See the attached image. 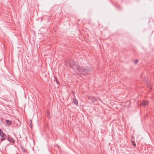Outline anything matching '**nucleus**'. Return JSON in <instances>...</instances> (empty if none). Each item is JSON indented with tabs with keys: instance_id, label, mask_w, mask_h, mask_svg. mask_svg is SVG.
<instances>
[{
	"instance_id": "6",
	"label": "nucleus",
	"mask_w": 154,
	"mask_h": 154,
	"mask_svg": "<svg viewBox=\"0 0 154 154\" xmlns=\"http://www.w3.org/2000/svg\"><path fill=\"white\" fill-rule=\"evenodd\" d=\"M7 139L9 141L12 143H14L15 142L14 140L12 138H8Z\"/></svg>"
},
{
	"instance_id": "4",
	"label": "nucleus",
	"mask_w": 154,
	"mask_h": 154,
	"mask_svg": "<svg viewBox=\"0 0 154 154\" xmlns=\"http://www.w3.org/2000/svg\"><path fill=\"white\" fill-rule=\"evenodd\" d=\"M5 122L6 125L7 126H9L12 123V122L11 121L9 120H6L5 121Z\"/></svg>"
},
{
	"instance_id": "13",
	"label": "nucleus",
	"mask_w": 154,
	"mask_h": 154,
	"mask_svg": "<svg viewBox=\"0 0 154 154\" xmlns=\"http://www.w3.org/2000/svg\"><path fill=\"white\" fill-rule=\"evenodd\" d=\"M73 92V94H74V96H75L74 92Z\"/></svg>"
},
{
	"instance_id": "3",
	"label": "nucleus",
	"mask_w": 154,
	"mask_h": 154,
	"mask_svg": "<svg viewBox=\"0 0 154 154\" xmlns=\"http://www.w3.org/2000/svg\"><path fill=\"white\" fill-rule=\"evenodd\" d=\"M88 99L93 102H94L97 101V98L93 96H89L88 97Z\"/></svg>"
},
{
	"instance_id": "5",
	"label": "nucleus",
	"mask_w": 154,
	"mask_h": 154,
	"mask_svg": "<svg viewBox=\"0 0 154 154\" xmlns=\"http://www.w3.org/2000/svg\"><path fill=\"white\" fill-rule=\"evenodd\" d=\"M73 101L74 103L76 106H78V103L77 100L75 98H74L73 99Z\"/></svg>"
},
{
	"instance_id": "9",
	"label": "nucleus",
	"mask_w": 154,
	"mask_h": 154,
	"mask_svg": "<svg viewBox=\"0 0 154 154\" xmlns=\"http://www.w3.org/2000/svg\"><path fill=\"white\" fill-rule=\"evenodd\" d=\"M32 120H30L29 121V122L30 123V125L31 128H32Z\"/></svg>"
},
{
	"instance_id": "8",
	"label": "nucleus",
	"mask_w": 154,
	"mask_h": 154,
	"mask_svg": "<svg viewBox=\"0 0 154 154\" xmlns=\"http://www.w3.org/2000/svg\"><path fill=\"white\" fill-rule=\"evenodd\" d=\"M47 117L48 118L50 119V116H49V111L48 110H47Z\"/></svg>"
},
{
	"instance_id": "12",
	"label": "nucleus",
	"mask_w": 154,
	"mask_h": 154,
	"mask_svg": "<svg viewBox=\"0 0 154 154\" xmlns=\"http://www.w3.org/2000/svg\"><path fill=\"white\" fill-rule=\"evenodd\" d=\"M133 145L134 146H135V145H136V144H134H134H133Z\"/></svg>"
},
{
	"instance_id": "7",
	"label": "nucleus",
	"mask_w": 154,
	"mask_h": 154,
	"mask_svg": "<svg viewBox=\"0 0 154 154\" xmlns=\"http://www.w3.org/2000/svg\"><path fill=\"white\" fill-rule=\"evenodd\" d=\"M148 103V102L147 100H144L142 102V105L143 106H145L147 105Z\"/></svg>"
},
{
	"instance_id": "1",
	"label": "nucleus",
	"mask_w": 154,
	"mask_h": 154,
	"mask_svg": "<svg viewBox=\"0 0 154 154\" xmlns=\"http://www.w3.org/2000/svg\"><path fill=\"white\" fill-rule=\"evenodd\" d=\"M70 67L75 71L76 73H80L85 75L88 74L91 72V69L87 66L79 67L78 63L73 60L69 62Z\"/></svg>"
},
{
	"instance_id": "11",
	"label": "nucleus",
	"mask_w": 154,
	"mask_h": 154,
	"mask_svg": "<svg viewBox=\"0 0 154 154\" xmlns=\"http://www.w3.org/2000/svg\"><path fill=\"white\" fill-rule=\"evenodd\" d=\"M23 151L24 152H26V150L24 149H23Z\"/></svg>"
},
{
	"instance_id": "2",
	"label": "nucleus",
	"mask_w": 154,
	"mask_h": 154,
	"mask_svg": "<svg viewBox=\"0 0 154 154\" xmlns=\"http://www.w3.org/2000/svg\"><path fill=\"white\" fill-rule=\"evenodd\" d=\"M0 136L1 137V139L2 140H5L6 137V134L4 133L1 129H0Z\"/></svg>"
},
{
	"instance_id": "10",
	"label": "nucleus",
	"mask_w": 154,
	"mask_h": 154,
	"mask_svg": "<svg viewBox=\"0 0 154 154\" xmlns=\"http://www.w3.org/2000/svg\"><path fill=\"white\" fill-rule=\"evenodd\" d=\"M138 60H134V63H137L138 62Z\"/></svg>"
}]
</instances>
